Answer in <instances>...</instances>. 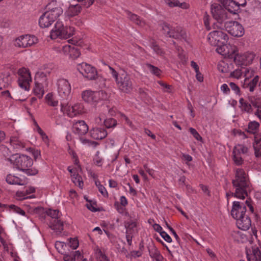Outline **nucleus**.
Here are the masks:
<instances>
[{"label":"nucleus","instance_id":"obj_1","mask_svg":"<svg viewBox=\"0 0 261 261\" xmlns=\"http://www.w3.org/2000/svg\"><path fill=\"white\" fill-rule=\"evenodd\" d=\"M234 192L226 193L228 198L234 196L237 198L244 199L248 196V193L251 191V186L248 176L243 169L238 168L236 170L235 176L232 181Z\"/></svg>","mask_w":261,"mask_h":261},{"label":"nucleus","instance_id":"obj_2","mask_svg":"<svg viewBox=\"0 0 261 261\" xmlns=\"http://www.w3.org/2000/svg\"><path fill=\"white\" fill-rule=\"evenodd\" d=\"M11 164L18 170L23 172L28 176H34L38 174V170L32 167L33 161L30 156L24 155L15 154L8 158Z\"/></svg>","mask_w":261,"mask_h":261},{"label":"nucleus","instance_id":"obj_3","mask_svg":"<svg viewBox=\"0 0 261 261\" xmlns=\"http://www.w3.org/2000/svg\"><path fill=\"white\" fill-rule=\"evenodd\" d=\"M74 29L72 27H64L61 21H57L54 28L51 31L50 36L52 39L59 38L67 39L73 35Z\"/></svg>","mask_w":261,"mask_h":261},{"label":"nucleus","instance_id":"obj_4","mask_svg":"<svg viewBox=\"0 0 261 261\" xmlns=\"http://www.w3.org/2000/svg\"><path fill=\"white\" fill-rule=\"evenodd\" d=\"M162 29L165 34L169 37L180 40H186V33L180 26H170L166 23H164L162 24Z\"/></svg>","mask_w":261,"mask_h":261},{"label":"nucleus","instance_id":"obj_5","mask_svg":"<svg viewBox=\"0 0 261 261\" xmlns=\"http://www.w3.org/2000/svg\"><path fill=\"white\" fill-rule=\"evenodd\" d=\"M47 79L44 73L38 74L35 77L34 93L39 98H41L48 87Z\"/></svg>","mask_w":261,"mask_h":261},{"label":"nucleus","instance_id":"obj_6","mask_svg":"<svg viewBox=\"0 0 261 261\" xmlns=\"http://www.w3.org/2000/svg\"><path fill=\"white\" fill-rule=\"evenodd\" d=\"M118 89L122 92L129 93L133 88L130 75L125 72L119 73V77L115 81Z\"/></svg>","mask_w":261,"mask_h":261},{"label":"nucleus","instance_id":"obj_7","mask_svg":"<svg viewBox=\"0 0 261 261\" xmlns=\"http://www.w3.org/2000/svg\"><path fill=\"white\" fill-rule=\"evenodd\" d=\"M211 9L213 18L219 23L225 22L227 19L230 18L231 15L218 4H212Z\"/></svg>","mask_w":261,"mask_h":261},{"label":"nucleus","instance_id":"obj_8","mask_svg":"<svg viewBox=\"0 0 261 261\" xmlns=\"http://www.w3.org/2000/svg\"><path fill=\"white\" fill-rule=\"evenodd\" d=\"M228 39L227 35L221 30L213 31L207 36L209 43L213 46L226 43Z\"/></svg>","mask_w":261,"mask_h":261},{"label":"nucleus","instance_id":"obj_9","mask_svg":"<svg viewBox=\"0 0 261 261\" xmlns=\"http://www.w3.org/2000/svg\"><path fill=\"white\" fill-rule=\"evenodd\" d=\"M18 74L19 86L25 91H29L30 83L32 82V77L29 70L27 68H22L18 70Z\"/></svg>","mask_w":261,"mask_h":261},{"label":"nucleus","instance_id":"obj_10","mask_svg":"<svg viewBox=\"0 0 261 261\" xmlns=\"http://www.w3.org/2000/svg\"><path fill=\"white\" fill-rule=\"evenodd\" d=\"M76 68L83 76L89 80H95L97 77V72L96 68L86 63L78 64Z\"/></svg>","mask_w":261,"mask_h":261},{"label":"nucleus","instance_id":"obj_11","mask_svg":"<svg viewBox=\"0 0 261 261\" xmlns=\"http://www.w3.org/2000/svg\"><path fill=\"white\" fill-rule=\"evenodd\" d=\"M225 27L228 32L233 36L240 37L244 34V28L237 21H226L225 22Z\"/></svg>","mask_w":261,"mask_h":261},{"label":"nucleus","instance_id":"obj_12","mask_svg":"<svg viewBox=\"0 0 261 261\" xmlns=\"http://www.w3.org/2000/svg\"><path fill=\"white\" fill-rule=\"evenodd\" d=\"M38 42L37 38L34 35H22L16 38L14 44L16 46L25 48L30 47Z\"/></svg>","mask_w":261,"mask_h":261},{"label":"nucleus","instance_id":"obj_13","mask_svg":"<svg viewBox=\"0 0 261 261\" xmlns=\"http://www.w3.org/2000/svg\"><path fill=\"white\" fill-rule=\"evenodd\" d=\"M61 111L70 117H73L84 113V106L82 103H76L72 106L61 105Z\"/></svg>","mask_w":261,"mask_h":261},{"label":"nucleus","instance_id":"obj_14","mask_svg":"<svg viewBox=\"0 0 261 261\" xmlns=\"http://www.w3.org/2000/svg\"><path fill=\"white\" fill-rule=\"evenodd\" d=\"M45 12L56 20L63 13V9L57 1L52 0L46 6Z\"/></svg>","mask_w":261,"mask_h":261},{"label":"nucleus","instance_id":"obj_15","mask_svg":"<svg viewBox=\"0 0 261 261\" xmlns=\"http://www.w3.org/2000/svg\"><path fill=\"white\" fill-rule=\"evenodd\" d=\"M58 92L63 99H67L71 92V86L69 82L64 79H59L57 82Z\"/></svg>","mask_w":261,"mask_h":261},{"label":"nucleus","instance_id":"obj_16","mask_svg":"<svg viewBox=\"0 0 261 261\" xmlns=\"http://www.w3.org/2000/svg\"><path fill=\"white\" fill-rule=\"evenodd\" d=\"M248 151V148L243 144L236 145L233 150V161L236 165H241L243 163V157Z\"/></svg>","mask_w":261,"mask_h":261},{"label":"nucleus","instance_id":"obj_17","mask_svg":"<svg viewBox=\"0 0 261 261\" xmlns=\"http://www.w3.org/2000/svg\"><path fill=\"white\" fill-rule=\"evenodd\" d=\"M234 55V62L239 65L247 66L252 63L255 58V54L251 52L244 54H237Z\"/></svg>","mask_w":261,"mask_h":261},{"label":"nucleus","instance_id":"obj_18","mask_svg":"<svg viewBox=\"0 0 261 261\" xmlns=\"http://www.w3.org/2000/svg\"><path fill=\"white\" fill-rule=\"evenodd\" d=\"M246 208L245 203L240 201H234L231 211L232 217L236 219L246 215Z\"/></svg>","mask_w":261,"mask_h":261},{"label":"nucleus","instance_id":"obj_19","mask_svg":"<svg viewBox=\"0 0 261 261\" xmlns=\"http://www.w3.org/2000/svg\"><path fill=\"white\" fill-rule=\"evenodd\" d=\"M72 129L74 134L81 137L88 133L89 127L85 121L78 120L73 123Z\"/></svg>","mask_w":261,"mask_h":261},{"label":"nucleus","instance_id":"obj_20","mask_svg":"<svg viewBox=\"0 0 261 261\" xmlns=\"http://www.w3.org/2000/svg\"><path fill=\"white\" fill-rule=\"evenodd\" d=\"M217 46H218L216 48L217 52L224 56L232 58L233 55L237 51L236 46H231L230 44L224 43Z\"/></svg>","mask_w":261,"mask_h":261},{"label":"nucleus","instance_id":"obj_21","mask_svg":"<svg viewBox=\"0 0 261 261\" xmlns=\"http://www.w3.org/2000/svg\"><path fill=\"white\" fill-rule=\"evenodd\" d=\"M219 1L230 15L236 14L240 9V4L233 0Z\"/></svg>","mask_w":261,"mask_h":261},{"label":"nucleus","instance_id":"obj_22","mask_svg":"<svg viewBox=\"0 0 261 261\" xmlns=\"http://www.w3.org/2000/svg\"><path fill=\"white\" fill-rule=\"evenodd\" d=\"M246 252L248 261H261V251L257 246L246 249Z\"/></svg>","mask_w":261,"mask_h":261},{"label":"nucleus","instance_id":"obj_23","mask_svg":"<svg viewBox=\"0 0 261 261\" xmlns=\"http://www.w3.org/2000/svg\"><path fill=\"white\" fill-rule=\"evenodd\" d=\"M236 220V224L238 227L243 230H248L251 226V220L246 215L238 218Z\"/></svg>","mask_w":261,"mask_h":261},{"label":"nucleus","instance_id":"obj_24","mask_svg":"<svg viewBox=\"0 0 261 261\" xmlns=\"http://www.w3.org/2000/svg\"><path fill=\"white\" fill-rule=\"evenodd\" d=\"M90 136L95 140H101L107 136V132L104 128L95 127L89 131Z\"/></svg>","mask_w":261,"mask_h":261},{"label":"nucleus","instance_id":"obj_25","mask_svg":"<svg viewBox=\"0 0 261 261\" xmlns=\"http://www.w3.org/2000/svg\"><path fill=\"white\" fill-rule=\"evenodd\" d=\"M56 20L51 17L46 12H44L39 20V24L41 28L49 27Z\"/></svg>","mask_w":261,"mask_h":261},{"label":"nucleus","instance_id":"obj_26","mask_svg":"<svg viewBox=\"0 0 261 261\" xmlns=\"http://www.w3.org/2000/svg\"><path fill=\"white\" fill-rule=\"evenodd\" d=\"M95 92L91 90H85L82 94L83 100L88 103H94L97 102Z\"/></svg>","mask_w":261,"mask_h":261},{"label":"nucleus","instance_id":"obj_27","mask_svg":"<svg viewBox=\"0 0 261 261\" xmlns=\"http://www.w3.org/2000/svg\"><path fill=\"white\" fill-rule=\"evenodd\" d=\"M50 228L54 230L57 234L60 233L63 230V222L59 219L50 220Z\"/></svg>","mask_w":261,"mask_h":261},{"label":"nucleus","instance_id":"obj_28","mask_svg":"<svg viewBox=\"0 0 261 261\" xmlns=\"http://www.w3.org/2000/svg\"><path fill=\"white\" fill-rule=\"evenodd\" d=\"M125 13L127 17L134 23L141 27H143L145 24V21L142 20L139 16L137 15L132 13L131 12L129 11H125Z\"/></svg>","mask_w":261,"mask_h":261},{"label":"nucleus","instance_id":"obj_29","mask_svg":"<svg viewBox=\"0 0 261 261\" xmlns=\"http://www.w3.org/2000/svg\"><path fill=\"white\" fill-rule=\"evenodd\" d=\"M6 180L10 185H24L26 184V180L24 179H21L11 174L8 175Z\"/></svg>","mask_w":261,"mask_h":261},{"label":"nucleus","instance_id":"obj_30","mask_svg":"<svg viewBox=\"0 0 261 261\" xmlns=\"http://www.w3.org/2000/svg\"><path fill=\"white\" fill-rule=\"evenodd\" d=\"M240 107L242 111L245 112L248 114L254 113L253 108L251 103L246 102L243 98L239 100Z\"/></svg>","mask_w":261,"mask_h":261},{"label":"nucleus","instance_id":"obj_31","mask_svg":"<svg viewBox=\"0 0 261 261\" xmlns=\"http://www.w3.org/2000/svg\"><path fill=\"white\" fill-rule=\"evenodd\" d=\"M150 256L155 259L156 261H163L164 257L160 251L155 246H152L149 249Z\"/></svg>","mask_w":261,"mask_h":261},{"label":"nucleus","instance_id":"obj_32","mask_svg":"<svg viewBox=\"0 0 261 261\" xmlns=\"http://www.w3.org/2000/svg\"><path fill=\"white\" fill-rule=\"evenodd\" d=\"M259 81L258 76H255L252 80L247 82L245 81V83L243 85L244 88H248L250 92H253Z\"/></svg>","mask_w":261,"mask_h":261},{"label":"nucleus","instance_id":"obj_33","mask_svg":"<svg viewBox=\"0 0 261 261\" xmlns=\"http://www.w3.org/2000/svg\"><path fill=\"white\" fill-rule=\"evenodd\" d=\"M82 7L80 4L70 5L67 12L68 16L73 17L78 15L81 11Z\"/></svg>","mask_w":261,"mask_h":261},{"label":"nucleus","instance_id":"obj_34","mask_svg":"<svg viewBox=\"0 0 261 261\" xmlns=\"http://www.w3.org/2000/svg\"><path fill=\"white\" fill-rule=\"evenodd\" d=\"M259 125V123L256 121H251L248 123L247 132L255 135L258 130Z\"/></svg>","mask_w":261,"mask_h":261},{"label":"nucleus","instance_id":"obj_35","mask_svg":"<svg viewBox=\"0 0 261 261\" xmlns=\"http://www.w3.org/2000/svg\"><path fill=\"white\" fill-rule=\"evenodd\" d=\"M10 145L15 149H21L24 147V144L17 137H12L10 140Z\"/></svg>","mask_w":261,"mask_h":261},{"label":"nucleus","instance_id":"obj_36","mask_svg":"<svg viewBox=\"0 0 261 261\" xmlns=\"http://www.w3.org/2000/svg\"><path fill=\"white\" fill-rule=\"evenodd\" d=\"M11 82V79L9 75H0V90L5 88L8 86Z\"/></svg>","mask_w":261,"mask_h":261},{"label":"nucleus","instance_id":"obj_37","mask_svg":"<svg viewBox=\"0 0 261 261\" xmlns=\"http://www.w3.org/2000/svg\"><path fill=\"white\" fill-rule=\"evenodd\" d=\"M249 101L252 108L256 109V110H261V97L252 96L249 98Z\"/></svg>","mask_w":261,"mask_h":261},{"label":"nucleus","instance_id":"obj_38","mask_svg":"<svg viewBox=\"0 0 261 261\" xmlns=\"http://www.w3.org/2000/svg\"><path fill=\"white\" fill-rule=\"evenodd\" d=\"M137 226L136 222L132 220L128 221L125 224V227L126 228V233H134L135 228Z\"/></svg>","mask_w":261,"mask_h":261},{"label":"nucleus","instance_id":"obj_39","mask_svg":"<svg viewBox=\"0 0 261 261\" xmlns=\"http://www.w3.org/2000/svg\"><path fill=\"white\" fill-rule=\"evenodd\" d=\"M72 181L75 185H77L81 188L83 186V182L82 180V177L77 172V170L75 171L72 174H71Z\"/></svg>","mask_w":261,"mask_h":261},{"label":"nucleus","instance_id":"obj_40","mask_svg":"<svg viewBox=\"0 0 261 261\" xmlns=\"http://www.w3.org/2000/svg\"><path fill=\"white\" fill-rule=\"evenodd\" d=\"M145 66L149 70V71L152 74L155 75L157 76H159L160 75L161 71L158 67L153 66L148 63L146 64Z\"/></svg>","mask_w":261,"mask_h":261},{"label":"nucleus","instance_id":"obj_41","mask_svg":"<svg viewBox=\"0 0 261 261\" xmlns=\"http://www.w3.org/2000/svg\"><path fill=\"white\" fill-rule=\"evenodd\" d=\"M150 45V47L156 54L161 56L163 55L164 51L163 49L156 44V43L153 40L151 41Z\"/></svg>","mask_w":261,"mask_h":261},{"label":"nucleus","instance_id":"obj_42","mask_svg":"<svg viewBox=\"0 0 261 261\" xmlns=\"http://www.w3.org/2000/svg\"><path fill=\"white\" fill-rule=\"evenodd\" d=\"M47 103L51 107H56L58 105V101L55 99L53 95L50 94H47L45 96Z\"/></svg>","mask_w":261,"mask_h":261},{"label":"nucleus","instance_id":"obj_43","mask_svg":"<svg viewBox=\"0 0 261 261\" xmlns=\"http://www.w3.org/2000/svg\"><path fill=\"white\" fill-rule=\"evenodd\" d=\"M103 124L107 128L115 127L117 124V121L112 118L104 120Z\"/></svg>","mask_w":261,"mask_h":261},{"label":"nucleus","instance_id":"obj_44","mask_svg":"<svg viewBox=\"0 0 261 261\" xmlns=\"http://www.w3.org/2000/svg\"><path fill=\"white\" fill-rule=\"evenodd\" d=\"M95 92L97 102L100 100H106L108 98V94L103 90L96 91Z\"/></svg>","mask_w":261,"mask_h":261},{"label":"nucleus","instance_id":"obj_45","mask_svg":"<svg viewBox=\"0 0 261 261\" xmlns=\"http://www.w3.org/2000/svg\"><path fill=\"white\" fill-rule=\"evenodd\" d=\"M9 210L10 212L13 213H17L22 216H25V212L21 210L20 207L11 204L9 205Z\"/></svg>","mask_w":261,"mask_h":261},{"label":"nucleus","instance_id":"obj_46","mask_svg":"<svg viewBox=\"0 0 261 261\" xmlns=\"http://www.w3.org/2000/svg\"><path fill=\"white\" fill-rule=\"evenodd\" d=\"M79 137H80V139L81 143L84 145H86L88 146H93V147H95L98 144V143L96 142L91 141V140H88L87 139H85V138H83V136Z\"/></svg>","mask_w":261,"mask_h":261},{"label":"nucleus","instance_id":"obj_47","mask_svg":"<svg viewBox=\"0 0 261 261\" xmlns=\"http://www.w3.org/2000/svg\"><path fill=\"white\" fill-rule=\"evenodd\" d=\"M243 74L245 77V80L251 77L254 74V71L248 67L242 68Z\"/></svg>","mask_w":261,"mask_h":261},{"label":"nucleus","instance_id":"obj_48","mask_svg":"<svg viewBox=\"0 0 261 261\" xmlns=\"http://www.w3.org/2000/svg\"><path fill=\"white\" fill-rule=\"evenodd\" d=\"M1 151L2 154L7 158V160H8V158H10L13 154H11V152L9 148L5 145H2L0 147Z\"/></svg>","mask_w":261,"mask_h":261},{"label":"nucleus","instance_id":"obj_49","mask_svg":"<svg viewBox=\"0 0 261 261\" xmlns=\"http://www.w3.org/2000/svg\"><path fill=\"white\" fill-rule=\"evenodd\" d=\"M46 214L48 216L51 218V220L53 219H59V212L58 210H54L49 209L46 211Z\"/></svg>","mask_w":261,"mask_h":261},{"label":"nucleus","instance_id":"obj_50","mask_svg":"<svg viewBox=\"0 0 261 261\" xmlns=\"http://www.w3.org/2000/svg\"><path fill=\"white\" fill-rule=\"evenodd\" d=\"M80 55L81 53L77 47H75L74 45H73L69 57L72 59H75L78 58Z\"/></svg>","mask_w":261,"mask_h":261},{"label":"nucleus","instance_id":"obj_51","mask_svg":"<svg viewBox=\"0 0 261 261\" xmlns=\"http://www.w3.org/2000/svg\"><path fill=\"white\" fill-rule=\"evenodd\" d=\"M244 203L245 204L246 206H247L249 207L250 212L254 215L255 220H257L259 219V216L257 214L254 212V208L251 204V201H250V200L247 199Z\"/></svg>","mask_w":261,"mask_h":261},{"label":"nucleus","instance_id":"obj_52","mask_svg":"<svg viewBox=\"0 0 261 261\" xmlns=\"http://www.w3.org/2000/svg\"><path fill=\"white\" fill-rule=\"evenodd\" d=\"M158 83L162 87V90L164 92L169 93L171 91L172 86L171 85L161 81H158Z\"/></svg>","mask_w":261,"mask_h":261},{"label":"nucleus","instance_id":"obj_53","mask_svg":"<svg viewBox=\"0 0 261 261\" xmlns=\"http://www.w3.org/2000/svg\"><path fill=\"white\" fill-rule=\"evenodd\" d=\"M243 74L242 68H238L230 73V77L236 78L237 79H240Z\"/></svg>","mask_w":261,"mask_h":261},{"label":"nucleus","instance_id":"obj_54","mask_svg":"<svg viewBox=\"0 0 261 261\" xmlns=\"http://www.w3.org/2000/svg\"><path fill=\"white\" fill-rule=\"evenodd\" d=\"M95 184L98 189V191L99 192L104 196H108V192L106 189V188L100 184L99 181H96Z\"/></svg>","mask_w":261,"mask_h":261},{"label":"nucleus","instance_id":"obj_55","mask_svg":"<svg viewBox=\"0 0 261 261\" xmlns=\"http://www.w3.org/2000/svg\"><path fill=\"white\" fill-rule=\"evenodd\" d=\"M68 245L72 249H75L79 246V242L77 239L70 238L69 239Z\"/></svg>","mask_w":261,"mask_h":261},{"label":"nucleus","instance_id":"obj_56","mask_svg":"<svg viewBox=\"0 0 261 261\" xmlns=\"http://www.w3.org/2000/svg\"><path fill=\"white\" fill-rule=\"evenodd\" d=\"M189 131L191 133V134L193 136V137L196 139L197 141H202V138L197 132V131L192 127H190L189 128Z\"/></svg>","mask_w":261,"mask_h":261},{"label":"nucleus","instance_id":"obj_57","mask_svg":"<svg viewBox=\"0 0 261 261\" xmlns=\"http://www.w3.org/2000/svg\"><path fill=\"white\" fill-rule=\"evenodd\" d=\"M253 148L256 156L261 155V143H254Z\"/></svg>","mask_w":261,"mask_h":261},{"label":"nucleus","instance_id":"obj_58","mask_svg":"<svg viewBox=\"0 0 261 261\" xmlns=\"http://www.w3.org/2000/svg\"><path fill=\"white\" fill-rule=\"evenodd\" d=\"M73 45H70L69 44H65L62 46V51L65 55L69 56L70 51L72 49Z\"/></svg>","mask_w":261,"mask_h":261},{"label":"nucleus","instance_id":"obj_59","mask_svg":"<svg viewBox=\"0 0 261 261\" xmlns=\"http://www.w3.org/2000/svg\"><path fill=\"white\" fill-rule=\"evenodd\" d=\"M97 258L98 261H109L108 257L100 250H99L97 253Z\"/></svg>","mask_w":261,"mask_h":261},{"label":"nucleus","instance_id":"obj_60","mask_svg":"<svg viewBox=\"0 0 261 261\" xmlns=\"http://www.w3.org/2000/svg\"><path fill=\"white\" fill-rule=\"evenodd\" d=\"M218 69L222 73L227 72L228 70L227 65L224 62L219 63L218 65Z\"/></svg>","mask_w":261,"mask_h":261},{"label":"nucleus","instance_id":"obj_61","mask_svg":"<svg viewBox=\"0 0 261 261\" xmlns=\"http://www.w3.org/2000/svg\"><path fill=\"white\" fill-rule=\"evenodd\" d=\"M27 195L28 194L26 192V190L23 191H18L16 194V196L19 198L20 200L28 198V197L27 196Z\"/></svg>","mask_w":261,"mask_h":261},{"label":"nucleus","instance_id":"obj_62","mask_svg":"<svg viewBox=\"0 0 261 261\" xmlns=\"http://www.w3.org/2000/svg\"><path fill=\"white\" fill-rule=\"evenodd\" d=\"M165 3L170 7H177L178 1L177 0H164Z\"/></svg>","mask_w":261,"mask_h":261},{"label":"nucleus","instance_id":"obj_63","mask_svg":"<svg viewBox=\"0 0 261 261\" xmlns=\"http://www.w3.org/2000/svg\"><path fill=\"white\" fill-rule=\"evenodd\" d=\"M229 86L232 90H233L236 94H240V88L234 83L231 82L229 83Z\"/></svg>","mask_w":261,"mask_h":261},{"label":"nucleus","instance_id":"obj_64","mask_svg":"<svg viewBox=\"0 0 261 261\" xmlns=\"http://www.w3.org/2000/svg\"><path fill=\"white\" fill-rule=\"evenodd\" d=\"M160 235L168 243L172 242L171 238L165 231H163L162 232Z\"/></svg>","mask_w":261,"mask_h":261}]
</instances>
